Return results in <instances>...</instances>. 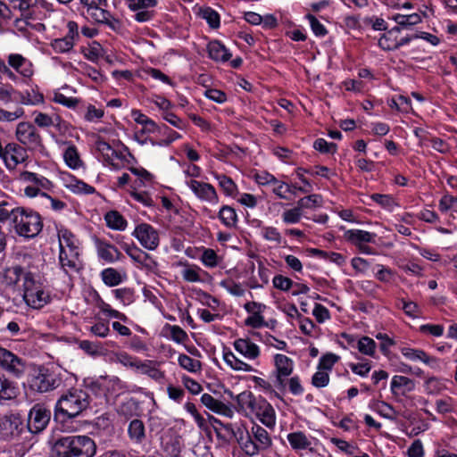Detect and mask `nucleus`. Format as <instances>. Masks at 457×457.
Segmentation results:
<instances>
[{"label": "nucleus", "instance_id": "nucleus-23", "mask_svg": "<svg viewBox=\"0 0 457 457\" xmlns=\"http://www.w3.org/2000/svg\"><path fill=\"white\" fill-rule=\"evenodd\" d=\"M97 253L101 259L107 262H113L122 256L116 246L103 241L97 243Z\"/></svg>", "mask_w": 457, "mask_h": 457}, {"label": "nucleus", "instance_id": "nucleus-11", "mask_svg": "<svg viewBox=\"0 0 457 457\" xmlns=\"http://www.w3.org/2000/svg\"><path fill=\"white\" fill-rule=\"evenodd\" d=\"M23 421L19 413H8L0 416V436L4 440H12L21 435Z\"/></svg>", "mask_w": 457, "mask_h": 457}, {"label": "nucleus", "instance_id": "nucleus-31", "mask_svg": "<svg viewBox=\"0 0 457 457\" xmlns=\"http://www.w3.org/2000/svg\"><path fill=\"white\" fill-rule=\"evenodd\" d=\"M17 395V388L4 375L0 374V400H11Z\"/></svg>", "mask_w": 457, "mask_h": 457}, {"label": "nucleus", "instance_id": "nucleus-35", "mask_svg": "<svg viewBox=\"0 0 457 457\" xmlns=\"http://www.w3.org/2000/svg\"><path fill=\"white\" fill-rule=\"evenodd\" d=\"M96 150L102 154L104 160L108 162H111L113 157L120 159V155L112 148L109 143L104 141L103 139L96 140Z\"/></svg>", "mask_w": 457, "mask_h": 457}, {"label": "nucleus", "instance_id": "nucleus-53", "mask_svg": "<svg viewBox=\"0 0 457 457\" xmlns=\"http://www.w3.org/2000/svg\"><path fill=\"white\" fill-rule=\"evenodd\" d=\"M338 360L337 355L331 353H326L320 359L318 370H330Z\"/></svg>", "mask_w": 457, "mask_h": 457}, {"label": "nucleus", "instance_id": "nucleus-34", "mask_svg": "<svg viewBox=\"0 0 457 457\" xmlns=\"http://www.w3.org/2000/svg\"><path fill=\"white\" fill-rule=\"evenodd\" d=\"M9 64L20 72L24 77H29L32 75V71L29 68L22 67L27 63V60L21 54H11L8 58Z\"/></svg>", "mask_w": 457, "mask_h": 457}, {"label": "nucleus", "instance_id": "nucleus-37", "mask_svg": "<svg viewBox=\"0 0 457 457\" xmlns=\"http://www.w3.org/2000/svg\"><path fill=\"white\" fill-rule=\"evenodd\" d=\"M215 178L219 181L220 187L227 195L232 196L237 193V187L229 177L224 174H216Z\"/></svg>", "mask_w": 457, "mask_h": 457}, {"label": "nucleus", "instance_id": "nucleus-28", "mask_svg": "<svg viewBox=\"0 0 457 457\" xmlns=\"http://www.w3.org/2000/svg\"><path fill=\"white\" fill-rule=\"evenodd\" d=\"M224 361L234 370L238 371H253L254 369L239 360L232 352H227L223 354Z\"/></svg>", "mask_w": 457, "mask_h": 457}, {"label": "nucleus", "instance_id": "nucleus-7", "mask_svg": "<svg viewBox=\"0 0 457 457\" xmlns=\"http://www.w3.org/2000/svg\"><path fill=\"white\" fill-rule=\"evenodd\" d=\"M22 292L25 303L34 309H41L51 301L49 292L46 291L44 286L36 280L32 272L25 277L22 283Z\"/></svg>", "mask_w": 457, "mask_h": 457}, {"label": "nucleus", "instance_id": "nucleus-50", "mask_svg": "<svg viewBox=\"0 0 457 457\" xmlns=\"http://www.w3.org/2000/svg\"><path fill=\"white\" fill-rule=\"evenodd\" d=\"M79 346L86 353L91 356H97L101 353L100 344L91 342L89 340H81L79 342Z\"/></svg>", "mask_w": 457, "mask_h": 457}, {"label": "nucleus", "instance_id": "nucleus-10", "mask_svg": "<svg viewBox=\"0 0 457 457\" xmlns=\"http://www.w3.org/2000/svg\"><path fill=\"white\" fill-rule=\"evenodd\" d=\"M50 419V410L42 404L37 403L29 411L27 428L31 434H39L46 428Z\"/></svg>", "mask_w": 457, "mask_h": 457}, {"label": "nucleus", "instance_id": "nucleus-56", "mask_svg": "<svg viewBox=\"0 0 457 457\" xmlns=\"http://www.w3.org/2000/svg\"><path fill=\"white\" fill-rule=\"evenodd\" d=\"M320 198L318 195H310L298 200L296 206L302 211L313 208L319 204Z\"/></svg>", "mask_w": 457, "mask_h": 457}, {"label": "nucleus", "instance_id": "nucleus-40", "mask_svg": "<svg viewBox=\"0 0 457 457\" xmlns=\"http://www.w3.org/2000/svg\"><path fill=\"white\" fill-rule=\"evenodd\" d=\"M357 348L362 354L373 356L375 353L376 343L369 337H362L357 341Z\"/></svg>", "mask_w": 457, "mask_h": 457}, {"label": "nucleus", "instance_id": "nucleus-62", "mask_svg": "<svg viewBox=\"0 0 457 457\" xmlns=\"http://www.w3.org/2000/svg\"><path fill=\"white\" fill-rule=\"evenodd\" d=\"M245 326L252 327L254 328H258L263 326H269L267 322H265L263 317L261 313H253L252 316L248 317L245 320Z\"/></svg>", "mask_w": 457, "mask_h": 457}, {"label": "nucleus", "instance_id": "nucleus-60", "mask_svg": "<svg viewBox=\"0 0 457 457\" xmlns=\"http://www.w3.org/2000/svg\"><path fill=\"white\" fill-rule=\"evenodd\" d=\"M54 101L68 108H75L79 104V99L67 97L63 94L58 92L54 93Z\"/></svg>", "mask_w": 457, "mask_h": 457}, {"label": "nucleus", "instance_id": "nucleus-13", "mask_svg": "<svg viewBox=\"0 0 457 457\" xmlns=\"http://www.w3.org/2000/svg\"><path fill=\"white\" fill-rule=\"evenodd\" d=\"M132 235L148 250H154L159 245V234L147 223L137 225Z\"/></svg>", "mask_w": 457, "mask_h": 457}, {"label": "nucleus", "instance_id": "nucleus-17", "mask_svg": "<svg viewBox=\"0 0 457 457\" xmlns=\"http://www.w3.org/2000/svg\"><path fill=\"white\" fill-rule=\"evenodd\" d=\"M191 190L201 200L218 204L219 197L215 188L209 183H204L197 180H190L188 183Z\"/></svg>", "mask_w": 457, "mask_h": 457}, {"label": "nucleus", "instance_id": "nucleus-57", "mask_svg": "<svg viewBox=\"0 0 457 457\" xmlns=\"http://www.w3.org/2000/svg\"><path fill=\"white\" fill-rule=\"evenodd\" d=\"M90 332L99 337H106L110 332L109 321L101 320L90 327Z\"/></svg>", "mask_w": 457, "mask_h": 457}, {"label": "nucleus", "instance_id": "nucleus-20", "mask_svg": "<svg viewBox=\"0 0 457 457\" xmlns=\"http://www.w3.org/2000/svg\"><path fill=\"white\" fill-rule=\"evenodd\" d=\"M234 347L238 353L249 360H254L260 355V349L258 345L248 338L237 339L234 342Z\"/></svg>", "mask_w": 457, "mask_h": 457}, {"label": "nucleus", "instance_id": "nucleus-33", "mask_svg": "<svg viewBox=\"0 0 457 457\" xmlns=\"http://www.w3.org/2000/svg\"><path fill=\"white\" fill-rule=\"evenodd\" d=\"M218 216L226 227L232 228L236 226L237 217L236 211L232 207L228 205L222 206Z\"/></svg>", "mask_w": 457, "mask_h": 457}, {"label": "nucleus", "instance_id": "nucleus-25", "mask_svg": "<svg viewBox=\"0 0 457 457\" xmlns=\"http://www.w3.org/2000/svg\"><path fill=\"white\" fill-rule=\"evenodd\" d=\"M208 53L210 58L214 61L227 62L231 57L228 50L219 41H212L208 45Z\"/></svg>", "mask_w": 457, "mask_h": 457}, {"label": "nucleus", "instance_id": "nucleus-42", "mask_svg": "<svg viewBox=\"0 0 457 457\" xmlns=\"http://www.w3.org/2000/svg\"><path fill=\"white\" fill-rule=\"evenodd\" d=\"M179 364L185 370L190 372H196L201 370L202 364L198 360H195L186 354L179 356Z\"/></svg>", "mask_w": 457, "mask_h": 457}, {"label": "nucleus", "instance_id": "nucleus-2", "mask_svg": "<svg viewBox=\"0 0 457 457\" xmlns=\"http://www.w3.org/2000/svg\"><path fill=\"white\" fill-rule=\"evenodd\" d=\"M96 453V443L87 436H61L51 449L52 457H94Z\"/></svg>", "mask_w": 457, "mask_h": 457}, {"label": "nucleus", "instance_id": "nucleus-18", "mask_svg": "<svg viewBox=\"0 0 457 457\" xmlns=\"http://www.w3.org/2000/svg\"><path fill=\"white\" fill-rule=\"evenodd\" d=\"M390 389L394 395L405 396L415 389V382L407 377L395 375L392 378Z\"/></svg>", "mask_w": 457, "mask_h": 457}, {"label": "nucleus", "instance_id": "nucleus-36", "mask_svg": "<svg viewBox=\"0 0 457 457\" xmlns=\"http://www.w3.org/2000/svg\"><path fill=\"white\" fill-rule=\"evenodd\" d=\"M392 19L403 28H408L421 22V18L418 13L408 15L397 13Z\"/></svg>", "mask_w": 457, "mask_h": 457}, {"label": "nucleus", "instance_id": "nucleus-21", "mask_svg": "<svg viewBox=\"0 0 457 457\" xmlns=\"http://www.w3.org/2000/svg\"><path fill=\"white\" fill-rule=\"evenodd\" d=\"M345 240L358 246L362 243H374L376 234L361 229H349L344 234Z\"/></svg>", "mask_w": 457, "mask_h": 457}, {"label": "nucleus", "instance_id": "nucleus-43", "mask_svg": "<svg viewBox=\"0 0 457 457\" xmlns=\"http://www.w3.org/2000/svg\"><path fill=\"white\" fill-rule=\"evenodd\" d=\"M51 46L56 53L63 54L70 52L73 48L74 42L64 37L62 38L54 39L51 42Z\"/></svg>", "mask_w": 457, "mask_h": 457}, {"label": "nucleus", "instance_id": "nucleus-46", "mask_svg": "<svg viewBox=\"0 0 457 457\" xmlns=\"http://www.w3.org/2000/svg\"><path fill=\"white\" fill-rule=\"evenodd\" d=\"M220 287L228 290L231 295L236 296H242L245 294V290L242 288L241 285L236 283L233 279H224L220 283Z\"/></svg>", "mask_w": 457, "mask_h": 457}, {"label": "nucleus", "instance_id": "nucleus-64", "mask_svg": "<svg viewBox=\"0 0 457 457\" xmlns=\"http://www.w3.org/2000/svg\"><path fill=\"white\" fill-rule=\"evenodd\" d=\"M205 96L216 103L222 104L227 101L226 94L219 89L210 88L205 91Z\"/></svg>", "mask_w": 457, "mask_h": 457}, {"label": "nucleus", "instance_id": "nucleus-44", "mask_svg": "<svg viewBox=\"0 0 457 457\" xmlns=\"http://www.w3.org/2000/svg\"><path fill=\"white\" fill-rule=\"evenodd\" d=\"M201 14L212 29L220 27V15L213 9L206 7L201 11Z\"/></svg>", "mask_w": 457, "mask_h": 457}, {"label": "nucleus", "instance_id": "nucleus-26", "mask_svg": "<svg viewBox=\"0 0 457 457\" xmlns=\"http://www.w3.org/2000/svg\"><path fill=\"white\" fill-rule=\"evenodd\" d=\"M402 354L411 361H420L426 364H429L435 358L428 356L423 350L410 347L401 348Z\"/></svg>", "mask_w": 457, "mask_h": 457}, {"label": "nucleus", "instance_id": "nucleus-29", "mask_svg": "<svg viewBox=\"0 0 457 457\" xmlns=\"http://www.w3.org/2000/svg\"><path fill=\"white\" fill-rule=\"evenodd\" d=\"M16 102L22 104H37L44 101L42 94L35 92L34 90L26 91L21 93L17 91L15 95Z\"/></svg>", "mask_w": 457, "mask_h": 457}, {"label": "nucleus", "instance_id": "nucleus-30", "mask_svg": "<svg viewBox=\"0 0 457 457\" xmlns=\"http://www.w3.org/2000/svg\"><path fill=\"white\" fill-rule=\"evenodd\" d=\"M287 440L294 450H304L311 445L310 440L301 431L288 434Z\"/></svg>", "mask_w": 457, "mask_h": 457}, {"label": "nucleus", "instance_id": "nucleus-5", "mask_svg": "<svg viewBox=\"0 0 457 457\" xmlns=\"http://www.w3.org/2000/svg\"><path fill=\"white\" fill-rule=\"evenodd\" d=\"M29 388L36 393H48L62 384V378L54 370L44 365H34L27 379Z\"/></svg>", "mask_w": 457, "mask_h": 457}, {"label": "nucleus", "instance_id": "nucleus-51", "mask_svg": "<svg viewBox=\"0 0 457 457\" xmlns=\"http://www.w3.org/2000/svg\"><path fill=\"white\" fill-rule=\"evenodd\" d=\"M328 382L329 375L327 371L322 370H318L312 378V384L315 387H325L328 385Z\"/></svg>", "mask_w": 457, "mask_h": 457}, {"label": "nucleus", "instance_id": "nucleus-16", "mask_svg": "<svg viewBox=\"0 0 457 457\" xmlns=\"http://www.w3.org/2000/svg\"><path fill=\"white\" fill-rule=\"evenodd\" d=\"M79 253L73 250H67L61 242V250L59 253V262L61 268L67 275L78 273L80 270Z\"/></svg>", "mask_w": 457, "mask_h": 457}, {"label": "nucleus", "instance_id": "nucleus-39", "mask_svg": "<svg viewBox=\"0 0 457 457\" xmlns=\"http://www.w3.org/2000/svg\"><path fill=\"white\" fill-rule=\"evenodd\" d=\"M63 158L66 164L71 169H76L81 165L77 148L74 145H71L65 150Z\"/></svg>", "mask_w": 457, "mask_h": 457}, {"label": "nucleus", "instance_id": "nucleus-45", "mask_svg": "<svg viewBox=\"0 0 457 457\" xmlns=\"http://www.w3.org/2000/svg\"><path fill=\"white\" fill-rule=\"evenodd\" d=\"M102 51V46L98 42L94 41L87 49H83L82 53L87 60L96 62L101 56Z\"/></svg>", "mask_w": 457, "mask_h": 457}, {"label": "nucleus", "instance_id": "nucleus-59", "mask_svg": "<svg viewBox=\"0 0 457 457\" xmlns=\"http://www.w3.org/2000/svg\"><path fill=\"white\" fill-rule=\"evenodd\" d=\"M302 216V210L297 206L291 210H287L283 213V220L287 224L297 223Z\"/></svg>", "mask_w": 457, "mask_h": 457}, {"label": "nucleus", "instance_id": "nucleus-24", "mask_svg": "<svg viewBox=\"0 0 457 457\" xmlns=\"http://www.w3.org/2000/svg\"><path fill=\"white\" fill-rule=\"evenodd\" d=\"M130 440L136 444H142L145 439V424L141 420L135 419L130 421L128 428Z\"/></svg>", "mask_w": 457, "mask_h": 457}, {"label": "nucleus", "instance_id": "nucleus-8", "mask_svg": "<svg viewBox=\"0 0 457 457\" xmlns=\"http://www.w3.org/2000/svg\"><path fill=\"white\" fill-rule=\"evenodd\" d=\"M17 140L29 150H38L43 147L42 138L36 127L30 122H20L16 128Z\"/></svg>", "mask_w": 457, "mask_h": 457}, {"label": "nucleus", "instance_id": "nucleus-52", "mask_svg": "<svg viewBox=\"0 0 457 457\" xmlns=\"http://www.w3.org/2000/svg\"><path fill=\"white\" fill-rule=\"evenodd\" d=\"M313 147L322 154H334L337 148L335 143H328L324 138L316 139L313 143Z\"/></svg>", "mask_w": 457, "mask_h": 457}, {"label": "nucleus", "instance_id": "nucleus-6", "mask_svg": "<svg viewBox=\"0 0 457 457\" xmlns=\"http://www.w3.org/2000/svg\"><path fill=\"white\" fill-rule=\"evenodd\" d=\"M15 212L13 224L19 236L33 238L40 233L43 228V221L37 212L24 207H17Z\"/></svg>", "mask_w": 457, "mask_h": 457}, {"label": "nucleus", "instance_id": "nucleus-38", "mask_svg": "<svg viewBox=\"0 0 457 457\" xmlns=\"http://www.w3.org/2000/svg\"><path fill=\"white\" fill-rule=\"evenodd\" d=\"M101 275L104 283L109 287L118 286L122 281L120 274L113 268L104 269Z\"/></svg>", "mask_w": 457, "mask_h": 457}, {"label": "nucleus", "instance_id": "nucleus-14", "mask_svg": "<svg viewBox=\"0 0 457 457\" xmlns=\"http://www.w3.org/2000/svg\"><path fill=\"white\" fill-rule=\"evenodd\" d=\"M0 158L3 159L9 169H13L26 160L27 152L23 146L16 143H9L3 147Z\"/></svg>", "mask_w": 457, "mask_h": 457}, {"label": "nucleus", "instance_id": "nucleus-9", "mask_svg": "<svg viewBox=\"0 0 457 457\" xmlns=\"http://www.w3.org/2000/svg\"><path fill=\"white\" fill-rule=\"evenodd\" d=\"M0 368L14 378H21L26 371L27 361L6 348L0 347Z\"/></svg>", "mask_w": 457, "mask_h": 457}, {"label": "nucleus", "instance_id": "nucleus-54", "mask_svg": "<svg viewBox=\"0 0 457 457\" xmlns=\"http://www.w3.org/2000/svg\"><path fill=\"white\" fill-rule=\"evenodd\" d=\"M273 287L282 291H288L294 285L291 278L283 275H276L272 280Z\"/></svg>", "mask_w": 457, "mask_h": 457}, {"label": "nucleus", "instance_id": "nucleus-61", "mask_svg": "<svg viewBox=\"0 0 457 457\" xmlns=\"http://www.w3.org/2000/svg\"><path fill=\"white\" fill-rule=\"evenodd\" d=\"M157 0H136L135 3L129 4V8L133 11H139L141 9L149 10L157 5Z\"/></svg>", "mask_w": 457, "mask_h": 457}, {"label": "nucleus", "instance_id": "nucleus-19", "mask_svg": "<svg viewBox=\"0 0 457 457\" xmlns=\"http://www.w3.org/2000/svg\"><path fill=\"white\" fill-rule=\"evenodd\" d=\"M297 176L304 184L303 187L281 182L277 187L273 189L274 194H276L281 199H287V197L284 195L285 192H289L294 195H295L296 190L303 193H310L312 190L311 183L299 171L297 172Z\"/></svg>", "mask_w": 457, "mask_h": 457}, {"label": "nucleus", "instance_id": "nucleus-63", "mask_svg": "<svg viewBox=\"0 0 457 457\" xmlns=\"http://www.w3.org/2000/svg\"><path fill=\"white\" fill-rule=\"evenodd\" d=\"M365 25H370L374 30H386L387 25L384 19L376 17H368L364 19Z\"/></svg>", "mask_w": 457, "mask_h": 457}, {"label": "nucleus", "instance_id": "nucleus-3", "mask_svg": "<svg viewBox=\"0 0 457 457\" xmlns=\"http://www.w3.org/2000/svg\"><path fill=\"white\" fill-rule=\"evenodd\" d=\"M236 399L238 411H242L245 415H255L267 428L274 427L275 411L264 398L255 397L252 392L244 391L237 395Z\"/></svg>", "mask_w": 457, "mask_h": 457}, {"label": "nucleus", "instance_id": "nucleus-27", "mask_svg": "<svg viewBox=\"0 0 457 457\" xmlns=\"http://www.w3.org/2000/svg\"><path fill=\"white\" fill-rule=\"evenodd\" d=\"M109 228L116 230H124L127 227V220L117 211H110L104 216Z\"/></svg>", "mask_w": 457, "mask_h": 457}, {"label": "nucleus", "instance_id": "nucleus-15", "mask_svg": "<svg viewBox=\"0 0 457 457\" xmlns=\"http://www.w3.org/2000/svg\"><path fill=\"white\" fill-rule=\"evenodd\" d=\"M27 274L31 272L25 270L21 265L6 267L0 272V282L6 287H14L21 280L24 282Z\"/></svg>", "mask_w": 457, "mask_h": 457}, {"label": "nucleus", "instance_id": "nucleus-22", "mask_svg": "<svg viewBox=\"0 0 457 457\" xmlns=\"http://www.w3.org/2000/svg\"><path fill=\"white\" fill-rule=\"evenodd\" d=\"M87 13L96 22L106 24L112 29H115V24L119 23V21L114 18L111 21V13L107 10L101 8V5H96L87 11Z\"/></svg>", "mask_w": 457, "mask_h": 457}, {"label": "nucleus", "instance_id": "nucleus-49", "mask_svg": "<svg viewBox=\"0 0 457 457\" xmlns=\"http://www.w3.org/2000/svg\"><path fill=\"white\" fill-rule=\"evenodd\" d=\"M370 198L381 207L392 210L395 205L393 197L389 195L373 194Z\"/></svg>", "mask_w": 457, "mask_h": 457}, {"label": "nucleus", "instance_id": "nucleus-32", "mask_svg": "<svg viewBox=\"0 0 457 457\" xmlns=\"http://www.w3.org/2000/svg\"><path fill=\"white\" fill-rule=\"evenodd\" d=\"M21 179L30 183V186L38 187L40 189H48L51 187V182L46 178L38 176L33 172L24 171L21 173Z\"/></svg>", "mask_w": 457, "mask_h": 457}, {"label": "nucleus", "instance_id": "nucleus-47", "mask_svg": "<svg viewBox=\"0 0 457 457\" xmlns=\"http://www.w3.org/2000/svg\"><path fill=\"white\" fill-rule=\"evenodd\" d=\"M201 403L213 412H219L221 411L222 403L220 401L215 399L209 394H204L201 396Z\"/></svg>", "mask_w": 457, "mask_h": 457}, {"label": "nucleus", "instance_id": "nucleus-58", "mask_svg": "<svg viewBox=\"0 0 457 457\" xmlns=\"http://www.w3.org/2000/svg\"><path fill=\"white\" fill-rule=\"evenodd\" d=\"M15 212L16 208L12 207L7 202L0 203V222H4L10 218L13 220L16 214Z\"/></svg>", "mask_w": 457, "mask_h": 457}, {"label": "nucleus", "instance_id": "nucleus-48", "mask_svg": "<svg viewBox=\"0 0 457 457\" xmlns=\"http://www.w3.org/2000/svg\"><path fill=\"white\" fill-rule=\"evenodd\" d=\"M306 19L310 21L312 30L315 34V36L324 37L328 34L327 29L324 27L323 24H321L318 21V19L314 15L308 13L306 15Z\"/></svg>", "mask_w": 457, "mask_h": 457}, {"label": "nucleus", "instance_id": "nucleus-55", "mask_svg": "<svg viewBox=\"0 0 457 457\" xmlns=\"http://www.w3.org/2000/svg\"><path fill=\"white\" fill-rule=\"evenodd\" d=\"M17 90H15L11 85H4L0 87V101L4 104L10 102H16L15 95Z\"/></svg>", "mask_w": 457, "mask_h": 457}, {"label": "nucleus", "instance_id": "nucleus-4", "mask_svg": "<svg viewBox=\"0 0 457 457\" xmlns=\"http://www.w3.org/2000/svg\"><path fill=\"white\" fill-rule=\"evenodd\" d=\"M89 405V395L81 389H71L57 401L54 419L75 418Z\"/></svg>", "mask_w": 457, "mask_h": 457}, {"label": "nucleus", "instance_id": "nucleus-12", "mask_svg": "<svg viewBox=\"0 0 457 457\" xmlns=\"http://www.w3.org/2000/svg\"><path fill=\"white\" fill-rule=\"evenodd\" d=\"M274 359L276 367L275 386L280 391H285L287 386L286 378L292 374L294 362L284 354H276Z\"/></svg>", "mask_w": 457, "mask_h": 457}, {"label": "nucleus", "instance_id": "nucleus-41", "mask_svg": "<svg viewBox=\"0 0 457 457\" xmlns=\"http://www.w3.org/2000/svg\"><path fill=\"white\" fill-rule=\"evenodd\" d=\"M59 241L62 243V245L65 249L73 252H79L78 246L75 244V237L74 235L69 231L68 229H61L58 233Z\"/></svg>", "mask_w": 457, "mask_h": 457}, {"label": "nucleus", "instance_id": "nucleus-1", "mask_svg": "<svg viewBox=\"0 0 457 457\" xmlns=\"http://www.w3.org/2000/svg\"><path fill=\"white\" fill-rule=\"evenodd\" d=\"M224 428L236 437L241 449L248 456L257 455L260 452L268 450L272 445L268 431L256 423L253 424L250 430L245 428H237L235 430L231 423H227Z\"/></svg>", "mask_w": 457, "mask_h": 457}]
</instances>
